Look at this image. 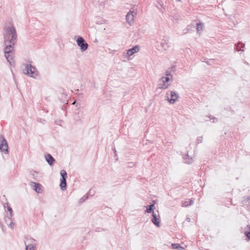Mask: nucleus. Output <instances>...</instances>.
<instances>
[{
	"label": "nucleus",
	"mask_w": 250,
	"mask_h": 250,
	"mask_svg": "<svg viewBox=\"0 0 250 250\" xmlns=\"http://www.w3.org/2000/svg\"><path fill=\"white\" fill-rule=\"evenodd\" d=\"M4 45V56L10 65L14 63L13 56L14 53V46L17 40L16 30L13 25L4 28L3 33Z\"/></svg>",
	"instance_id": "obj_1"
},
{
	"label": "nucleus",
	"mask_w": 250,
	"mask_h": 250,
	"mask_svg": "<svg viewBox=\"0 0 250 250\" xmlns=\"http://www.w3.org/2000/svg\"><path fill=\"white\" fill-rule=\"evenodd\" d=\"M25 70V73L31 77L35 78L38 75L37 68L31 64L26 65Z\"/></svg>",
	"instance_id": "obj_2"
},
{
	"label": "nucleus",
	"mask_w": 250,
	"mask_h": 250,
	"mask_svg": "<svg viewBox=\"0 0 250 250\" xmlns=\"http://www.w3.org/2000/svg\"><path fill=\"white\" fill-rule=\"evenodd\" d=\"M167 101L171 104H173L179 98L178 95L174 91H168L166 94Z\"/></svg>",
	"instance_id": "obj_3"
},
{
	"label": "nucleus",
	"mask_w": 250,
	"mask_h": 250,
	"mask_svg": "<svg viewBox=\"0 0 250 250\" xmlns=\"http://www.w3.org/2000/svg\"><path fill=\"white\" fill-rule=\"evenodd\" d=\"M0 150L1 151L4 152L5 154L8 153V143L3 135L0 136Z\"/></svg>",
	"instance_id": "obj_4"
},
{
	"label": "nucleus",
	"mask_w": 250,
	"mask_h": 250,
	"mask_svg": "<svg viewBox=\"0 0 250 250\" xmlns=\"http://www.w3.org/2000/svg\"><path fill=\"white\" fill-rule=\"evenodd\" d=\"M76 42L82 51H85L87 49L88 44L83 37H79Z\"/></svg>",
	"instance_id": "obj_5"
},
{
	"label": "nucleus",
	"mask_w": 250,
	"mask_h": 250,
	"mask_svg": "<svg viewBox=\"0 0 250 250\" xmlns=\"http://www.w3.org/2000/svg\"><path fill=\"white\" fill-rule=\"evenodd\" d=\"M170 80V77H162L160 79V81L162 82V84L159 83L158 84V87L157 89H166L168 88L169 86V84L167 83Z\"/></svg>",
	"instance_id": "obj_6"
},
{
	"label": "nucleus",
	"mask_w": 250,
	"mask_h": 250,
	"mask_svg": "<svg viewBox=\"0 0 250 250\" xmlns=\"http://www.w3.org/2000/svg\"><path fill=\"white\" fill-rule=\"evenodd\" d=\"M152 219L151 222L154 224L156 226L159 227L160 226V216L157 215V214L155 212H153L152 214Z\"/></svg>",
	"instance_id": "obj_7"
},
{
	"label": "nucleus",
	"mask_w": 250,
	"mask_h": 250,
	"mask_svg": "<svg viewBox=\"0 0 250 250\" xmlns=\"http://www.w3.org/2000/svg\"><path fill=\"white\" fill-rule=\"evenodd\" d=\"M139 51V46L138 45H136L133 47L132 48L129 49L127 50L126 55L128 56H131L135 53H137Z\"/></svg>",
	"instance_id": "obj_8"
},
{
	"label": "nucleus",
	"mask_w": 250,
	"mask_h": 250,
	"mask_svg": "<svg viewBox=\"0 0 250 250\" xmlns=\"http://www.w3.org/2000/svg\"><path fill=\"white\" fill-rule=\"evenodd\" d=\"M45 158L46 162L50 166H52L54 164L55 159L53 157V156L51 154H46V155H45Z\"/></svg>",
	"instance_id": "obj_9"
},
{
	"label": "nucleus",
	"mask_w": 250,
	"mask_h": 250,
	"mask_svg": "<svg viewBox=\"0 0 250 250\" xmlns=\"http://www.w3.org/2000/svg\"><path fill=\"white\" fill-rule=\"evenodd\" d=\"M4 221L5 223L11 228H12L13 226L15 225V224L13 222V219L12 217L11 216H9L8 214L4 218Z\"/></svg>",
	"instance_id": "obj_10"
},
{
	"label": "nucleus",
	"mask_w": 250,
	"mask_h": 250,
	"mask_svg": "<svg viewBox=\"0 0 250 250\" xmlns=\"http://www.w3.org/2000/svg\"><path fill=\"white\" fill-rule=\"evenodd\" d=\"M196 27L197 32L199 34H200L204 30V24L202 22H198L196 23Z\"/></svg>",
	"instance_id": "obj_11"
},
{
	"label": "nucleus",
	"mask_w": 250,
	"mask_h": 250,
	"mask_svg": "<svg viewBox=\"0 0 250 250\" xmlns=\"http://www.w3.org/2000/svg\"><path fill=\"white\" fill-rule=\"evenodd\" d=\"M33 185H34V188H33L34 190L37 193L41 192V184L39 183H37L32 182L31 183V185L32 186Z\"/></svg>",
	"instance_id": "obj_12"
},
{
	"label": "nucleus",
	"mask_w": 250,
	"mask_h": 250,
	"mask_svg": "<svg viewBox=\"0 0 250 250\" xmlns=\"http://www.w3.org/2000/svg\"><path fill=\"white\" fill-rule=\"evenodd\" d=\"M30 242L32 243L31 244H29L28 245H26V242H25V244L26 245V250H33L35 247L33 244V242H35L36 240L34 239H30Z\"/></svg>",
	"instance_id": "obj_13"
},
{
	"label": "nucleus",
	"mask_w": 250,
	"mask_h": 250,
	"mask_svg": "<svg viewBox=\"0 0 250 250\" xmlns=\"http://www.w3.org/2000/svg\"><path fill=\"white\" fill-rule=\"evenodd\" d=\"M67 183L66 179H61L60 187L62 190H65L66 189Z\"/></svg>",
	"instance_id": "obj_14"
},
{
	"label": "nucleus",
	"mask_w": 250,
	"mask_h": 250,
	"mask_svg": "<svg viewBox=\"0 0 250 250\" xmlns=\"http://www.w3.org/2000/svg\"><path fill=\"white\" fill-rule=\"evenodd\" d=\"M245 47V44L241 42H239L237 44H235V49L237 51H244V50L241 49V48Z\"/></svg>",
	"instance_id": "obj_15"
},
{
	"label": "nucleus",
	"mask_w": 250,
	"mask_h": 250,
	"mask_svg": "<svg viewBox=\"0 0 250 250\" xmlns=\"http://www.w3.org/2000/svg\"><path fill=\"white\" fill-rule=\"evenodd\" d=\"M134 13V11H130L129 13L126 15V20L128 23H130V22L133 21V17L134 15H133V13Z\"/></svg>",
	"instance_id": "obj_16"
},
{
	"label": "nucleus",
	"mask_w": 250,
	"mask_h": 250,
	"mask_svg": "<svg viewBox=\"0 0 250 250\" xmlns=\"http://www.w3.org/2000/svg\"><path fill=\"white\" fill-rule=\"evenodd\" d=\"M146 212L147 213H151L154 212V209H155V206L154 204H151L150 205H147L146 206Z\"/></svg>",
	"instance_id": "obj_17"
},
{
	"label": "nucleus",
	"mask_w": 250,
	"mask_h": 250,
	"mask_svg": "<svg viewBox=\"0 0 250 250\" xmlns=\"http://www.w3.org/2000/svg\"><path fill=\"white\" fill-rule=\"evenodd\" d=\"M171 247L173 249H177L178 250H182L184 249V248L182 247L179 244L172 243L171 244Z\"/></svg>",
	"instance_id": "obj_18"
},
{
	"label": "nucleus",
	"mask_w": 250,
	"mask_h": 250,
	"mask_svg": "<svg viewBox=\"0 0 250 250\" xmlns=\"http://www.w3.org/2000/svg\"><path fill=\"white\" fill-rule=\"evenodd\" d=\"M247 229H248L245 231L244 233L248 240H250V225L247 226Z\"/></svg>",
	"instance_id": "obj_19"
},
{
	"label": "nucleus",
	"mask_w": 250,
	"mask_h": 250,
	"mask_svg": "<svg viewBox=\"0 0 250 250\" xmlns=\"http://www.w3.org/2000/svg\"><path fill=\"white\" fill-rule=\"evenodd\" d=\"M62 178L61 179H66L67 178V174L65 170H62L60 172Z\"/></svg>",
	"instance_id": "obj_20"
},
{
	"label": "nucleus",
	"mask_w": 250,
	"mask_h": 250,
	"mask_svg": "<svg viewBox=\"0 0 250 250\" xmlns=\"http://www.w3.org/2000/svg\"><path fill=\"white\" fill-rule=\"evenodd\" d=\"M161 46L164 48L165 50H167L168 47L169 45L168 43L166 42V41L164 40L161 42Z\"/></svg>",
	"instance_id": "obj_21"
},
{
	"label": "nucleus",
	"mask_w": 250,
	"mask_h": 250,
	"mask_svg": "<svg viewBox=\"0 0 250 250\" xmlns=\"http://www.w3.org/2000/svg\"><path fill=\"white\" fill-rule=\"evenodd\" d=\"M7 205V208L8 211L9 212V216H11V217H13V211L12 208L9 206L8 203H6Z\"/></svg>",
	"instance_id": "obj_22"
},
{
	"label": "nucleus",
	"mask_w": 250,
	"mask_h": 250,
	"mask_svg": "<svg viewBox=\"0 0 250 250\" xmlns=\"http://www.w3.org/2000/svg\"><path fill=\"white\" fill-rule=\"evenodd\" d=\"M246 203L248 210L250 211V196L246 198Z\"/></svg>",
	"instance_id": "obj_23"
},
{
	"label": "nucleus",
	"mask_w": 250,
	"mask_h": 250,
	"mask_svg": "<svg viewBox=\"0 0 250 250\" xmlns=\"http://www.w3.org/2000/svg\"><path fill=\"white\" fill-rule=\"evenodd\" d=\"M87 198H88V195H87V194L85 195H84L83 197H82L80 199V203L83 202L86 199H87Z\"/></svg>",
	"instance_id": "obj_24"
},
{
	"label": "nucleus",
	"mask_w": 250,
	"mask_h": 250,
	"mask_svg": "<svg viewBox=\"0 0 250 250\" xmlns=\"http://www.w3.org/2000/svg\"><path fill=\"white\" fill-rule=\"evenodd\" d=\"M209 118H210V120H212L213 123H216L218 121V119L217 118L215 117H212L211 115L208 116Z\"/></svg>",
	"instance_id": "obj_25"
},
{
	"label": "nucleus",
	"mask_w": 250,
	"mask_h": 250,
	"mask_svg": "<svg viewBox=\"0 0 250 250\" xmlns=\"http://www.w3.org/2000/svg\"><path fill=\"white\" fill-rule=\"evenodd\" d=\"M203 141V137L202 136H199L197 138V143L198 144L201 143Z\"/></svg>",
	"instance_id": "obj_26"
},
{
	"label": "nucleus",
	"mask_w": 250,
	"mask_h": 250,
	"mask_svg": "<svg viewBox=\"0 0 250 250\" xmlns=\"http://www.w3.org/2000/svg\"><path fill=\"white\" fill-rule=\"evenodd\" d=\"M135 166V164L133 162H129L127 164V167H132Z\"/></svg>",
	"instance_id": "obj_27"
},
{
	"label": "nucleus",
	"mask_w": 250,
	"mask_h": 250,
	"mask_svg": "<svg viewBox=\"0 0 250 250\" xmlns=\"http://www.w3.org/2000/svg\"><path fill=\"white\" fill-rule=\"evenodd\" d=\"M166 76L165 77H172V75H171L169 71H167L166 72Z\"/></svg>",
	"instance_id": "obj_28"
},
{
	"label": "nucleus",
	"mask_w": 250,
	"mask_h": 250,
	"mask_svg": "<svg viewBox=\"0 0 250 250\" xmlns=\"http://www.w3.org/2000/svg\"><path fill=\"white\" fill-rule=\"evenodd\" d=\"M32 174L33 176V178H35V177L37 176V175L38 174V172L36 171H33Z\"/></svg>",
	"instance_id": "obj_29"
},
{
	"label": "nucleus",
	"mask_w": 250,
	"mask_h": 250,
	"mask_svg": "<svg viewBox=\"0 0 250 250\" xmlns=\"http://www.w3.org/2000/svg\"><path fill=\"white\" fill-rule=\"evenodd\" d=\"M193 202H194V201L192 199H190L188 202V206L192 205L193 204Z\"/></svg>",
	"instance_id": "obj_30"
},
{
	"label": "nucleus",
	"mask_w": 250,
	"mask_h": 250,
	"mask_svg": "<svg viewBox=\"0 0 250 250\" xmlns=\"http://www.w3.org/2000/svg\"><path fill=\"white\" fill-rule=\"evenodd\" d=\"M192 162H193L192 159V158H189L188 157V165L191 164Z\"/></svg>",
	"instance_id": "obj_31"
},
{
	"label": "nucleus",
	"mask_w": 250,
	"mask_h": 250,
	"mask_svg": "<svg viewBox=\"0 0 250 250\" xmlns=\"http://www.w3.org/2000/svg\"><path fill=\"white\" fill-rule=\"evenodd\" d=\"M187 203H188L187 202H185L184 203H183L182 206L185 207H187L188 206Z\"/></svg>",
	"instance_id": "obj_32"
},
{
	"label": "nucleus",
	"mask_w": 250,
	"mask_h": 250,
	"mask_svg": "<svg viewBox=\"0 0 250 250\" xmlns=\"http://www.w3.org/2000/svg\"><path fill=\"white\" fill-rule=\"evenodd\" d=\"M184 158L185 159H187L188 158V153L186 154L185 155V157H184Z\"/></svg>",
	"instance_id": "obj_33"
},
{
	"label": "nucleus",
	"mask_w": 250,
	"mask_h": 250,
	"mask_svg": "<svg viewBox=\"0 0 250 250\" xmlns=\"http://www.w3.org/2000/svg\"><path fill=\"white\" fill-rule=\"evenodd\" d=\"M114 153H115V156H116V149H115V148H114Z\"/></svg>",
	"instance_id": "obj_34"
},
{
	"label": "nucleus",
	"mask_w": 250,
	"mask_h": 250,
	"mask_svg": "<svg viewBox=\"0 0 250 250\" xmlns=\"http://www.w3.org/2000/svg\"><path fill=\"white\" fill-rule=\"evenodd\" d=\"M188 222H189V221H190L189 218H188Z\"/></svg>",
	"instance_id": "obj_35"
}]
</instances>
